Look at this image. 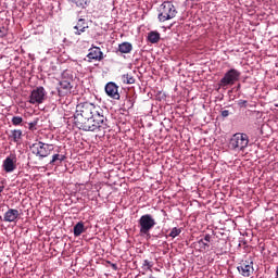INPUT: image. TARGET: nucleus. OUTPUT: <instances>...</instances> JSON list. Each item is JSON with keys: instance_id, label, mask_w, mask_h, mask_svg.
Returning <instances> with one entry per match:
<instances>
[{"instance_id": "f257e3e1", "label": "nucleus", "mask_w": 278, "mask_h": 278, "mask_svg": "<svg viewBox=\"0 0 278 278\" xmlns=\"http://www.w3.org/2000/svg\"><path fill=\"white\" fill-rule=\"evenodd\" d=\"M101 112H103L101 108L90 102L77 104L76 112L74 114V123L75 125H78L79 123H84V121L88 122L89 118L97 116V114H101Z\"/></svg>"}, {"instance_id": "f03ea898", "label": "nucleus", "mask_w": 278, "mask_h": 278, "mask_svg": "<svg viewBox=\"0 0 278 278\" xmlns=\"http://www.w3.org/2000/svg\"><path fill=\"white\" fill-rule=\"evenodd\" d=\"M78 129L83 131H101L108 129V117L103 116V111H100L97 115H93L91 118L84 119L83 122L76 124Z\"/></svg>"}, {"instance_id": "7ed1b4c3", "label": "nucleus", "mask_w": 278, "mask_h": 278, "mask_svg": "<svg viewBox=\"0 0 278 278\" xmlns=\"http://www.w3.org/2000/svg\"><path fill=\"white\" fill-rule=\"evenodd\" d=\"M242 73L236 68L228 70L218 83V89L227 90L228 86H233L236 83L240 81Z\"/></svg>"}, {"instance_id": "20e7f679", "label": "nucleus", "mask_w": 278, "mask_h": 278, "mask_svg": "<svg viewBox=\"0 0 278 278\" xmlns=\"http://www.w3.org/2000/svg\"><path fill=\"white\" fill-rule=\"evenodd\" d=\"M247 147H249V135L244 132L232 135L229 141V149H231V151H244Z\"/></svg>"}, {"instance_id": "39448f33", "label": "nucleus", "mask_w": 278, "mask_h": 278, "mask_svg": "<svg viewBox=\"0 0 278 278\" xmlns=\"http://www.w3.org/2000/svg\"><path fill=\"white\" fill-rule=\"evenodd\" d=\"M177 16V9L170 1H165L161 4L159 10V21L160 23H166Z\"/></svg>"}, {"instance_id": "423d86ee", "label": "nucleus", "mask_w": 278, "mask_h": 278, "mask_svg": "<svg viewBox=\"0 0 278 278\" xmlns=\"http://www.w3.org/2000/svg\"><path fill=\"white\" fill-rule=\"evenodd\" d=\"M30 150L34 155H36L37 157H40V160H42V159L49 157V155H51V151H53V146L38 141L30 146Z\"/></svg>"}, {"instance_id": "0eeeda50", "label": "nucleus", "mask_w": 278, "mask_h": 278, "mask_svg": "<svg viewBox=\"0 0 278 278\" xmlns=\"http://www.w3.org/2000/svg\"><path fill=\"white\" fill-rule=\"evenodd\" d=\"M140 236H149L150 231L156 225L155 219L151 214L142 215L139 220Z\"/></svg>"}, {"instance_id": "6e6552de", "label": "nucleus", "mask_w": 278, "mask_h": 278, "mask_svg": "<svg viewBox=\"0 0 278 278\" xmlns=\"http://www.w3.org/2000/svg\"><path fill=\"white\" fill-rule=\"evenodd\" d=\"M47 98V90H45V87H37L31 90L28 102L31 105H40L41 103H45V99Z\"/></svg>"}, {"instance_id": "1a4fd4ad", "label": "nucleus", "mask_w": 278, "mask_h": 278, "mask_svg": "<svg viewBox=\"0 0 278 278\" xmlns=\"http://www.w3.org/2000/svg\"><path fill=\"white\" fill-rule=\"evenodd\" d=\"M4 173H14L16 170V154H10L2 163Z\"/></svg>"}, {"instance_id": "9d476101", "label": "nucleus", "mask_w": 278, "mask_h": 278, "mask_svg": "<svg viewBox=\"0 0 278 278\" xmlns=\"http://www.w3.org/2000/svg\"><path fill=\"white\" fill-rule=\"evenodd\" d=\"M59 97H67L73 93V83L60 80L56 88Z\"/></svg>"}, {"instance_id": "9b49d317", "label": "nucleus", "mask_w": 278, "mask_h": 278, "mask_svg": "<svg viewBox=\"0 0 278 278\" xmlns=\"http://www.w3.org/2000/svg\"><path fill=\"white\" fill-rule=\"evenodd\" d=\"M104 90L111 99L118 101L121 99V93H118V86L114 81H110L105 85Z\"/></svg>"}, {"instance_id": "f8f14e48", "label": "nucleus", "mask_w": 278, "mask_h": 278, "mask_svg": "<svg viewBox=\"0 0 278 278\" xmlns=\"http://www.w3.org/2000/svg\"><path fill=\"white\" fill-rule=\"evenodd\" d=\"M237 270L242 275V277H251L253 275V261L249 262L245 261L241 263L238 267Z\"/></svg>"}, {"instance_id": "ddd939ff", "label": "nucleus", "mask_w": 278, "mask_h": 278, "mask_svg": "<svg viewBox=\"0 0 278 278\" xmlns=\"http://www.w3.org/2000/svg\"><path fill=\"white\" fill-rule=\"evenodd\" d=\"M20 213L16 208H9L3 216L4 223H16L18 219Z\"/></svg>"}, {"instance_id": "4468645a", "label": "nucleus", "mask_w": 278, "mask_h": 278, "mask_svg": "<svg viewBox=\"0 0 278 278\" xmlns=\"http://www.w3.org/2000/svg\"><path fill=\"white\" fill-rule=\"evenodd\" d=\"M87 58L88 60H94L96 62H101V60H103V52L101 51V48L93 47L89 50Z\"/></svg>"}, {"instance_id": "2eb2a0df", "label": "nucleus", "mask_w": 278, "mask_h": 278, "mask_svg": "<svg viewBox=\"0 0 278 278\" xmlns=\"http://www.w3.org/2000/svg\"><path fill=\"white\" fill-rule=\"evenodd\" d=\"M74 34L76 36H81V34H84V31H86V29H88V22H86L85 18H79L77 24L74 26Z\"/></svg>"}, {"instance_id": "dca6fc26", "label": "nucleus", "mask_w": 278, "mask_h": 278, "mask_svg": "<svg viewBox=\"0 0 278 278\" xmlns=\"http://www.w3.org/2000/svg\"><path fill=\"white\" fill-rule=\"evenodd\" d=\"M119 53H131L134 51V46L129 41H124L118 45Z\"/></svg>"}, {"instance_id": "f3484780", "label": "nucleus", "mask_w": 278, "mask_h": 278, "mask_svg": "<svg viewBox=\"0 0 278 278\" xmlns=\"http://www.w3.org/2000/svg\"><path fill=\"white\" fill-rule=\"evenodd\" d=\"M66 160V155L64 154H53L52 160L50 161L51 166H60Z\"/></svg>"}, {"instance_id": "a211bd4d", "label": "nucleus", "mask_w": 278, "mask_h": 278, "mask_svg": "<svg viewBox=\"0 0 278 278\" xmlns=\"http://www.w3.org/2000/svg\"><path fill=\"white\" fill-rule=\"evenodd\" d=\"M61 81H67L70 84H73L74 81L73 71L71 70L63 71L61 74Z\"/></svg>"}, {"instance_id": "6ab92c4d", "label": "nucleus", "mask_w": 278, "mask_h": 278, "mask_svg": "<svg viewBox=\"0 0 278 278\" xmlns=\"http://www.w3.org/2000/svg\"><path fill=\"white\" fill-rule=\"evenodd\" d=\"M9 138L12 139V142H21V139L23 138V130L21 129H14L11 130V135L9 136Z\"/></svg>"}, {"instance_id": "aec40b11", "label": "nucleus", "mask_w": 278, "mask_h": 278, "mask_svg": "<svg viewBox=\"0 0 278 278\" xmlns=\"http://www.w3.org/2000/svg\"><path fill=\"white\" fill-rule=\"evenodd\" d=\"M148 40L151 45H157L160 42V33L152 30L148 34Z\"/></svg>"}, {"instance_id": "412c9836", "label": "nucleus", "mask_w": 278, "mask_h": 278, "mask_svg": "<svg viewBox=\"0 0 278 278\" xmlns=\"http://www.w3.org/2000/svg\"><path fill=\"white\" fill-rule=\"evenodd\" d=\"M85 231H86V228H85L83 222H78L74 226V236H75V238H78V236L83 235Z\"/></svg>"}, {"instance_id": "4be33fe9", "label": "nucleus", "mask_w": 278, "mask_h": 278, "mask_svg": "<svg viewBox=\"0 0 278 278\" xmlns=\"http://www.w3.org/2000/svg\"><path fill=\"white\" fill-rule=\"evenodd\" d=\"M72 3H75L77 8H80L81 10H86L88 8V4L90 3V0H70Z\"/></svg>"}, {"instance_id": "5701e85b", "label": "nucleus", "mask_w": 278, "mask_h": 278, "mask_svg": "<svg viewBox=\"0 0 278 278\" xmlns=\"http://www.w3.org/2000/svg\"><path fill=\"white\" fill-rule=\"evenodd\" d=\"M122 81L123 84H136V78H134V76H131V74H124L122 75Z\"/></svg>"}, {"instance_id": "b1692460", "label": "nucleus", "mask_w": 278, "mask_h": 278, "mask_svg": "<svg viewBox=\"0 0 278 278\" xmlns=\"http://www.w3.org/2000/svg\"><path fill=\"white\" fill-rule=\"evenodd\" d=\"M11 122H12V125H14L15 127H18V125H21L23 123V117L13 116Z\"/></svg>"}, {"instance_id": "393cba45", "label": "nucleus", "mask_w": 278, "mask_h": 278, "mask_svg": "<svg viewBox=\"0 0 278 278\" xmlns=\"http://www.w3.org/2000/svg\"><path fill=\"white\" fill-rule=\"evenodd\" d=\"M142 268L143 270H151V268H153V263L149 260H144L142 263Z\"/></svg>"}, {"instance_id": "a878e982", "label": "nucleus", "mask_w": 278, "mask_h": 278, "mask_svg": "<svg viewBox=\"0 0 278 278\" xmlns=\"http://www.w3.org/2000/svg\"><path fill=\"white\" fill-rule=\"evenodd\" d=\"M179 233H181V229L177 228V227H174L172 229V231L169 232V237L170 238H177V236H179Z\"/></svg>"}, {"instance_id": "bb28decb", "label": "nucleus", "mask_w": 278, "mask_h": 278, "mask_svg": "<svg viewBox=\"0 0 278 278\" xmlns=\"http://www.w3.org/2000/svg\"><path fill=\"white\" fill-rule=\"evenodd\" d=\"M198 244L201 247V249H208V247H210V243H207V241H205L203 239H200L198 241Z\"/></svg>"}, {"instance_id": "cd10ccee", "label": "nucleus", "mask_w": 278, "mask_h": 278, "mask_svg": "<svg viewBox=\"0 0 278 278\" xmlns=\"http://www.w3.org/2000/svg\"><path fill=\"white\" fill-rule=\"evenodd\" d=\"M36 125H38V119L30 122L28 124V129H30V131H34V129H36Z\"/></svg>"}, {"instance_id": "c85d7f7f", "label": "nucleus", "mask_w": 278, "mask_h": 278, "mask_svg": "<svg viewBox=\"0 0 278 278\" xmlns=\"http://www.w3.org/2000/svg\"><path fill=\"white\" fill-rule=\"evenodd\" d=\"M203 240H204L205 242L210 243L211 240H212V235L206 233V235L204 236V239H203Z\"/></svg>"}, {"instance_id": "c756f323", "label": "nucleus", "mask_w": 278, "mask_h": 278, "mask_svg": "<svg viewBox=\"0 0 278 278\" xmlns=\"http://www.w3.org/2000/svg\"><path fill=\"white\" fill-rule=\"evenodd\" d=\"M222 116L223 118H227V116H229V111L228 110L222 111Z\"/></svg>"}, {"instance_id": "7c9ffc66", "label": "nucleus", "mask_w": 278, "mask_h": 278, "mask_svg": "<svg viewBox=\"0 0 278 278\" xmlns=\"http://www.w3.org/2000/svg\"><path fill=\"white\" fill-rule=\"evenodd\" d=\"M5 36V28H0V38H3Z\"/></svg>"}, {"instance_id": "2f4dec72", "label": "nucleus", "mask_w": 278, "mask_h": 278, "mask_svg": "<svg viewBox=\"0 0 278 278\" xmlns=\"http://www.w3.org/2000/svg\"><path fill=\"white\" fill-rule=\"evenodd\" d=\"M239 105L242 108V105H247V100H240Z\"/></svg>"}, {"instance_id": "473e14b6", "label": "nucleus", "mask_w": 278, "mask_h": 278, "mask_svg": "<svg viewBox=\"0 0 278 278\" xmlns=\"http://www.w3.org/2000/svg\"><path fill=\"white\" fill-rule=\"evenodd\" d=\"M111 266H112L113 270H118V266L116 264L113 263Z\"/></svg>"}, {"instance_id": "72a5a7b5", "label": "nucleus", "mask_w": 278, "mask_h": 278, "mask_svg": "<svg viewBox=\"0 0 278 278\" xmlns=\"http://www.w3.org/2000/svg\"><path fill=\"white\" fill-rule=\"evenodd\" d=\"M127 103L129 104V108H134V102L131 100H128Z\"/></svg>"}, {"instance_id": "f704fd0d", "label": "nucleus", "mask_w": 278, "mask_h": 278, "mask_svg": "<svg viewBox=\"0 0 278 278\" xmlns=\"http://www.w3.org/2000/svg\"><path fill=\"white\" fill-rule=\"evenodd\" d=\"M4 189H5L4 186H0V194H1V192H3Z\"/></svg>"}, {"instance_id": "c9c22d12", "label": "nucleus", "mask_w": 278, "mask_h": 278, "mask_svg": "<svg viewBox=\"0 0 278 278\" xmlns=\"http://www.w3.org/2000/svg\"><path fill=\"white\" fill-rule=\"evenodd\" d=\"M276 275H277V277H278V266H277V269H276Z\"/></svg>"}, {"instance_id": "e433bc0d", "label": "nucleus", "mask_w": 278, "mask_h": 278, "mask_svg": "<svg viewBox=\"0 0 278 278\" xmlns=\"http://www.w3.org/2000/svg\"><path fill=\"white\" fill-rule=\"evenodd\" d=\"M277 76H278V71H277Z\"/></svg>"}]
</instances>
